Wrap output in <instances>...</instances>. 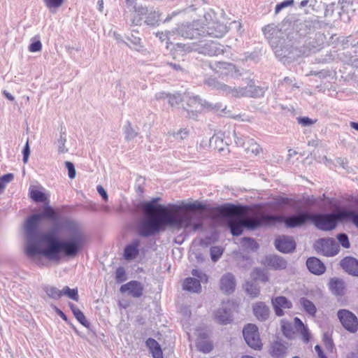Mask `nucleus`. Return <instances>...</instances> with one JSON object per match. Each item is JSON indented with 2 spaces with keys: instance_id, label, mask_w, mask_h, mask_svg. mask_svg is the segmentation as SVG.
<instances>
[{
  "instance_id": "nucleus-14",
  "label": "nucleus",
  "mask_w": 358,
  "mask_h": 358,
  "mask_svg": "<svg viewBox=\"0 0 358 358\" xmlns=\"http://www.w3.org/2000/svg\"><path fill=\"white\" fill-rule=\"evenodd\" d=\"M144 287L143 284L136 280H131L120 287L121 293H127L134 298H139L143 295Z\"/></svg>"
},
{
  "instance_id": "nucleus-26",
  "label": "nucleus",
  "mask_w": 358,
  "mask_h": 358,
  "mask_svg": "<svg viewBox=\"0 0 358 358\" xmlns=\"http://www.w3.org/2000/svg\"><path fill=\"white\" fill-rule=\"evenodd\" d=\"M139 241L134 240L131 244L127 245L124 251V257L127 260L135 259L138 255Z\"/></svg>"
},
{
  "instance_id": "nucleus-56",
  "label": "nucleus",
  "mask_w": 358,
  "mask_h": 358,
  "mask_svg": "<svg viewBox=\"0 0 358 358\" xmlns=\"http://www.w3.org/2000/svg\"><path fill=\"white\" fill-rule=\"evenodd\" d=\"M65 166L68 169V175L71 179H73L76 177V169L73 164L71 162H66Z\"/></svg>"
},
{
  "instance_id": "nucleus-42",
  "label": "nucleus",
  "mask_w": 358,
  "mask_h": 358,
  "mask_svg": "<svg viewBox=\"0 0 358 358\" xmlns=\"http://www.w3.org/2000/svg\"><path fill=\"white\" fill-rule=\"evenodd\" d=\"M300 303L308 313H315L316 308L313 303L306 298L300 299Z\"/></svg>"
},
{
  "instance_id": "nucleus-20",
  "label": "nucleus",
  "mask_w": 358,
  "mask_h": 358,
  "mask_svg": "<svg viewBox=\"0 0 358 358\" xmlns=\"http://www.w3.org/2000/svg\"><path fill=\"white\" fill-rule=\"evenodd\" d=\"M236 279L234 275L231 273L224 274L220 281V287L221 290L227 294L231 293L236 287Z\"/></svg>"
},
{
  "instance_id": "nucleus-58",
  "label": "nucleus",
  "mask_w": 358,
  "mask_h": 358,
  "mask_svg": "<svg viewBox=\"0 0 358 358\" xmlns=\"http://www.w3.org/2000/svg\"><path fill=\"white\" fill-rule=\"evenodd\" d=\"M42 49V44L40 41H35L30 44L29 50L31 52H38Z\"/></svg>"
},
{
  "instance_id": "nucleus-57",
  "label": "nucleus",
  "mask_w": 358,
  "mask_h": 358,
  "mask_svg": "<svg viewBox=\"0 0 358 358\" xmlns=\"http://www.w3.org/2000/svg\"><path fill=\"white\" fill-rule=\"evenodd\" d=\"M189 136V131L187 129H180L178 132L173 134L176 139L183 140Z\"/></svg>"
},
{
  "instance_id": "nucleus-4",
  "label": "nucleus",
  "mask_w": 358,
  "mask_h": 358,
  "mask_svg": "<svg viewBox=\"0 0 358 358\" xmlns=\"http://www.w3.org/2000/svg\"><path fill=\"white\" fill-rule=\"evenodd\" d=\"M203 83L212 90H215L226 96L239 99L241 97H259L263 95L264 91L259 87H256L253 81L250 80L246 87H231L220 82L215 78L208 77Z\"/></svg>"
},
{
  "instance_id": "nucleus-17",
  "label": "nucleus",
  "mask_w": 358,
  "mask_h": 358,
  "mask_svg": "<svg viewBox=\"0 0 358 358\" xmlns=\"http://www.w3.org/2000/svg\"><path fill=\"white\" fill-rule=\"evenodd\" d=\"M288 350V343L282 340H276L271 343L268 352L273 358H283Z\"/></svg>"
},
{
  "instance_id": "nucleus-34",
  "label": "nucleus",
  "mask_w": 358,
  "mask_h": 358,
  "mask_svg": "<svg viewBox=\"0 0 358 358\" xmlns=\"http://www.w3.org/2000/svg\"><path fill=\"white\" fill-rule=\"evenodd\" d=\"M199 351L207 354L210 352L213 349V344L210 341H199L196 344Z\"/></svg>"
},
{
  "instance_id": "nucleus-55",
  "label": "nucleus",
  "mask_w": 358,
  "mask_h": 358,
  "mask_svg": "<svg viewBox=\"0 0 358 358\" xmlns=\"http://www.w3.org/2000/svg\"><path fill=\"white\" fill-rule=\"evenodd\" d=\"M302 336V340L305 343H308L311 339V334L308 327H305L299 331Z\"/></svg>"
},
{
  "instance_id": "nucleus-54",
  "label": "nucleus",
  "mask_w": 358,
  "mask_h": 358,
  "mask_svg": "<svg viewBox=\"0 0 358 358\" xmlns=\"http://www.w3.org/2000/svg\"><path fill=\"white\" fill-rule=\"evenodd\" d=\"M169 99V103L171 106H174L178 105L182 100V98L181 97L180 94H170L168 96Z\"/></svg>"
},
{
  "instance_id": "nucleus-29",
  "label": "nucleus",
  "mask_w": 358,
  "mask_h": 358,
  "mask_svg": "<svg viewBox=\"0 0 358 358\" xmlns=\"http://www.w3.org/2000/svg\"><path fill=\"white\" fill-rule=\"evenodd\" d=\"M300 30H304L306 33L314 31L321 27V22L317 19L309 18L301 24Z\"/></svg>"
},
{
  "instance_id": "nucleus-11",
  "label": "nucleus",
  "mask_w": 358,
  "mask_h": 358,
  "mask_svg": "<svg viewBox=\"0 0 358 358\" xmlns=\"http://www.w3.org/2000/svg\"><path fill=\"white\" fill-rule=\"evenodd\" d=\"M243 336L250 348L255 350H262V343L259 338L258 328L255 324H246L243 329Z\"/></svg>"
},
{
  "instance_id": "nucleus-2",
  "label": "nucleus",
  "mask_w": 358,
  "mask_h": 358,
  "mask_svg": "<svg viewBox=\"0 0 358 358\" xmlns=\"http://www.w3.org/2000/svg\"><path fill=\"white\" fill-rule=\"evenodd\" d=\"M160 197L152 198L150 201L143 204V210L145 218L138 227V234L143 237H148L164 231L166 227H173L177 229H191L196 231L203 227L200 220H194L189 213H179L180 210H203L206 206L199 201L192 203H184L181 205H171V209L168 206L157 204Z\"/></svg>"
},
{
  "instance_id": "nucleus-64",
  "label": "nucleus",
  "mask_w": 358,
  "mask_h": 358,
  "mask_svg": "<svg viewBox=\"0 0 358 358\" xmlns=\"http://www.w3.org/2000/svg\"><path fill=\"white\" fill-rule=\"evenodd\" d=\"M315 350L317 354L318 358H328L324 354L322 348L320 345L315 346Z\"/></svg>"
},
{
  "instance_id": "nucleus-28",
  "label": "nucleus",
  "mask_w": 358,
  "mask_h": 358,
  "mask_svg": "<svg viewBox=\"0 0 358 358\" xmlns=\"http://www.w3.org/2000/svg\"><path fill=\"white\" fill-rule=\"evenodd\" d=\"M132 12L134 13L133 19L131 20L132 24L141 25L143 20V17H146L148 10L147 8L138 5Z\"/></svg>"
},
{
  "instance_id": "nucleus-30",
  "label": "nucleus",
  "mask_w": 358,
  "mask_h": 358,
  "mask_svg": "<svg viewBox=\"0 0 358 358\" xmlns=\"http://www.w3.org/2000/svg\"><path fill=\"white\" fill-rule=\"evenodd\" d=\"M144 22L148 26H157L160 22V14L155 10L148 11Z\"/></svg>"
},
{
  "instance_id": "nucleus-47",
  "label": "nucleus",
  "mask_w": 358,
  "mask_h": 358,
  "mask_svg": "<svg viewBox=\"0 0 358 358\" xmlns=\"http://www.w3.org/2000/svg\"><path fill=\"white\" fill-rule=\"evenodd\" d=\"M115 280L117 282L120 283L127 280V275L123 267H118L115 271Z\"/></svg>"
},
{
  "instance_id": "nucleus-53",
  "label": "nucleus",
  "mask_w": 358,
  "mask_h": 358,
  "mask_svg": "<svg viewBox=\"0 0 358 358\" xmlns=\"http://www.w3.org/2000/svg\"><path fill=\"white\" fill-rule=\"evenodd\" d=\"M45 5L47 8L51 9V8H57L60 7L64 0H43Z\"/></svg>"
},
{
  "instance_id": "nucleus-43",
  "label": "nucleus",
  "mask_w": 358,
  "mask_h": 358,
  "mask_svg": "<svg viewBox=\"0 0 358 358\" xmlns=\"http://www.w3.org/2000/svg\"><path fill=\"white\" fill-rule=\"evenodd\" d=\"M268 307L264 302H257L253 306V313H268Z\"/></svg>"
},
{
  "instance_id": "nucleus-9",
  "label": "nucleus",
  "mask_w": 358,
  "mask_h": 358,
  "mask_svg": "<svg viewBox=\"0 0 358 358\" xmlns=\"http://www.w3.org/2000/svg\"><path fill=\"white\" fill-rule=\"evenodd\" d=\"M241 218L245 228L249 229H255L261 226L269 225L276 222V220H280L282 219L280 216L259 213H255L252 215H245V214H244Z\"/></svg>"
},
{
  "instance_id": "nucleus-49",
  "label": "nucleus",
  "mask_w": 358,
  "mask_h": 358,
  "mask_svg": "<svg viewBox=\"0 0 358 358\" xmlns=\"http://www.w3.org/2000/svg\"><path fill=\"white\" fill-rule=\"evenodd\" d=\"M66 139L64 134H61L59 138L57 140L58 152L59 153H66L68 152V149L65 146Z\"/></svg>"
},
{
  "instance_id": "nucleus-36",
  "label": "nucleus",
  "mask_w": 358,
  "mask_h": 358,
  "mask_svg": "<svg viewBox=\"0 0 358 358\" xmlns=\"http://www.w3.org/2000/svg\"><path fill=\"white\" fill-rule=\"evenodd\" d=\"M137 34V31H133L131 36L127 37V39L131 43L136 50L140 51L143 46L141 44V38L136 35Z\"/></svg>"
},
{
  "instance_id": "nucleus-50",
  "label": "nucleus",
  "mask_w": 358,
  "mask_h": 358,
  "mask_svg": "<svg viewBox=\"0 0 358 358\" xmlns=\"http://www.w3.org/2000/svg\"><path fill=\"white\" fill-rule=\"evenodd\" d=\"M294 0H285L280 3H278L275 8V14H278L282 9L292 6L294 5Z\"/></svg>"
},
{
  "instance_id": "nucleus-41",
  "label": "nucleus",
  "mask_w": 358,
  "mask_h": 358,
  "mask_svg": "<svg viewBox=\"0 0 358 358\" xmlns=\"http://www.w3.org/2000/svg\"><path fill=\"white\" fill-rule=\"evenodd\" d=\"M224 252L221 246H213L210 249V257L213 262H217Z\"/></svg>"
},
{
  "instance_id": "nucleus-48",
  "label": "nucleus",
  "mask_w": 358,
  "mask_h": 358,
  "mask_svg": "<svg viewBox=\"0 0 358 358\" xmlns=\"http://www.w3.org/2000/svg\"><path fill=\"white\" fill-rule=\"evenodd\" d=\"M322 340L327 350L331 352L334 348V343L329 334L328 333H324Z\"/></svg>"
},
{
  "instance_id": "nucleus-60",
  "label": "nucleus",
  "mask_w": 358,
  "mask_h": 358,
  "mask_svg": "<svg viewBox=\"0 0 358 358\" xmlns=\"http://www.w3.org/2000/svg\"><path fill=\"white\" fill-rule=\"evenodd\" d=\"M22 153H23V159H22L23 162L27 163L28 161L29 155H30V150H29V147L28 141H27L26 145L22 150Z\"/></svg>"
},
{
  "instance_id": "nucleus-62",
  "label": "nucleus",
  "mask_w": 358,
  "mask_h": 358,
  "mask_svg": "<svg viewBox=\"0 0 358 358\" xmlns=\"http://www.w3.org/2000/svg\"><path fill=\"white\" fill-rule=\"evenodd\" d=\"M14 178L13 173H7L2 177H0V180L3 182V185L6 187V184L10 182Z\"/></svg>"
},
{
  "instance_id": "nucleus-52",
  "label": "nucleus",
  "mask_w": 358,
  "mask_h": 358,
  "mask_svg": "<svg viewBox=\"0 0 358 358\" xmlns=\"http://www.w3.org/2000/svg\"><path fill=\"white\" fill-rule=\"evenodd\" d=\"M76 319L89 331H92L90 322L87 320L85 315H73Z\"/></svg>"
},
{
  "instance_id": "nucleus-40",
  "label": "nucleus",
  "mask_w": 358,
  "mask_h": 358,
  "mask_svg": "<svg viewBox=\"0 0 358 358\" xmlns=\"http://www.w3.org/2000/svg\"><path fill=\"white\" fill-rule=\"evenodd\" d=\"M29 194L30 197L36 202H45L47 201L45 194L38 189H31Z\"/></svg>"
},
{
  "instance_id": "nucleus-44",
  "label": "nucleus",
  "mask_w": 358,
  "mask_h": 358,
  "mask_svg": "<svg viewBox=\"0 0 358 358\" xmlns=\"http://www.w3.org/2000/svg\"><path fill=\"white\" fill-rule=\"evenodd\" d=\"M192 275L194 276V277H196L197 278L198 280L200 281V282H203V283H206L208 282V275L204 273L201 270H199V269H193L192 271Z\"/></svg>"
},
{
  "instance_id": "nucleus-22",
  "label": "nucleus",
  "mask_w": 358,
  "mask_h": 358,
  "mask_svg": "<svg viewBox=\"0 0 358 358\" xmlns=\"http://www.w3.org/2000/svg\"><path fill=\"white\" fill-rule=\"evenodd\" d=\"M306 266L309 271L315 275H321L326 271V266L317 257H309L306 261Z\"/></svg>"
},
{
  "instance_id": "nucleus-23",
  "label": "nucleus",
  "mask_w": 358,
  "mask_h": 358,
  "mask_svg": "<svg viewBox=\"0 0 358 358\" xmlns=\"http://www.w3.org/2000/svg\"><path fill=\"white\" fill-rule=\"evenodd\" d=\"M329 288L331 293L336 296H342L345 294L346 287L343 280L331 278L329 282Z\"/></svg>"
},
{
  "instance_id": "nucleus-27",
  "label": "nucleus",
  "mask_w": 358,
  "mask_h": 358,
  "mask_svg": "<svg viewBox=\"0 0 358 358\" xmlns=\"http://www.w3.org/2000/svg\"><path fill=\"white\" fill-rule=\"evenodd\" d=\"M183 289L189 292L199 293L201 290V285L199 280L194 278H187L183 282Z\"/></svg>"
},
{
  "instance_id": "nucleus-39",
  "label": "nucleus",
  "mask_w": 358,
  "mask_h": 358,
  "mask_svg": "<svg viewBox=\"0 0 358 358\" xmlns=\"http://www.w3.org/2000/svg\"><path fill=\"white\" fill-rule=\"evenodd\" d=\"M66 296L74 301L78 300V293L77 289H70L68 286H65L62 289V296Z\"/></svg>"
},
{
  "instance_id": "nucleus-12",
  "label": "nucleus",
  "mask_w": 358,
  "mask_h": 358,
  "mask_svg": "<svg viewBox=\"0 0 358 358\" xmlns=\"http://www.w3.org/2000/svg\"><path fill=\"white\" fill-rule=\"evenodd\" d=\"M192 49L199 53L210 57L217 56L224 52L223 46L221 44L211 41L205 43L200 41L198 44H194Z\"/></svg>"
},
{
  "instance_id": "nucleus-35",
  "label": "nucleus",
  "mask_w": 358,
  "mask_h": 358,
  "mask_svg": "<svg viewBox=\"0 0 358 358\" xmlns=\"http://www.w3.org/2000/svg\"><path fill=\"white\" fill-rule=\"evenodd\" d=\"M234 315H214L213 320L220 325L230 324L234 320Z\"/></svg>"
},
{
  "instance_id": "nucleus-8",
  "label": "nucleus",
  "mask_w": 358,
  "mask_h": 358,
  "mask_svg": "<svg viewBox=\"0 0 358 358\" xmlns=\"http://www.w3.org/2000/svg\"><path fill=\"white\" fill-rule=\"evenodd\" d=\"M182 101L186 103L183 109L187 112L188 117L192 119H195L203 108H211L210 103L201 99L199 96L190 93L185 94Z\"/></svg>"
},
{
  "instance_id": "nucleus-19",
  "label": "nucleus",
  "mask_w": 358,
  "mask_h": 358,
  "mask_svg": "<svg viewBox=\"0 0 358 358\" xmlns=\"http://www.w3.org/2000/svg\"><path fill=\"white\" fill-rule=\"evenodd\" d=\"M264 264L275 270H283L287 268V262L278 255H268L265 257Z\"/></svg>"
},
{
  "instance_id": "nucleus-24",
  "label": "nucleus",
  "mask_w": 358,
  "mask_h": 358,
  "mask_svg": "<svg viewBox=\"0 0 358 358\" xmlns=\"http://www.w3.org/2000/svg\"><path fill=\"white\" fill-rule=\"evenodd\" d=\"M145 345L148 348L153 358H164L161 345L155 339L148 338L145 341Z\"/></svg>"
},
{
  "instance_id": "nucleus-51",
  "label": "nucleus",
  "mask_w": 358,
  "mask_h": 358,
  "mask_svg": "<svg viewBox=\"0 0 358 358\" xmlns=\"http://www.w3.org/2000/svg\"><path fill=\"white\" fill-rule=\"evenodd\" d=\"M337 239L339 241L340 244L344 248H349L350 247L349 238L346 234L342 233V234H338Z\"/></svg>"
},
{
  "instance_id": "nucleus-15",
  "label": "nucleus",
  "mask_w": 358,
  "mask_h": 358,
  "mask_svg": "<svg viewBox=\"0 0 358 358\" xmlns=\"http://www.w3.org/2000/svg\"><path fill=\"white\" fill-rule=\"evenodd\" d=\"M209 67L215 73H220L222 76H234L238 73V70L232 63L218 62L212 65L209 64Z\"/></svg>"
},
{
  "instance_id": "nucleus-10",
  "label": "nucleus",
  "mask_w": 358,
  "mask_h": 358,
  "mask_svg": "<svg viewBox=\"0 0 358 358\" xmlns=\"http://www.w3.org/2000/svg\"><path fill=\"white\" fill-rule=\"evenodd\" d=\"M314 248L317 253L322 254L326 257H334L336 255L340 248L338 243L334 238H320L318 239L315 245Z\"/></svg>"
},
{
  "instance_id": "nucleus-6",
  "label": "nucleus",
  "mask_w": 358,
  "mask_h": 358,
  "mask_svg": "<svg viewBox=\"0 0 358 358\" xmlns=\"http://www.w3.org/2000/svg\"><path fill=\"white\" fill-rule=\"evenodd\" d=\"M265 37L268 41L278 57H286V51L281 48L282 41L284 40V33L282 31L281 24H269L262 28Z\"/></svg>"
},
{
  "instance_id": "nucleus-38",
  "label": "nucleus",
  "mask_w": 358,
  "mask_h": 358,
  "mask_svg": "<svg viewBox=\"0 0 358 358\" xmlns=\"http://www.w3.org/2000/svg\"><path fill=\"white\" fill-rule=\"evenodd\" d=\"M341 215L344 220H350L358 228V213L351 211L342 210Z\"/></svg>"
},
{
  "instance_id": "nucleus-37",
  "label": "nucleus",
  "mask_w": 358,
  "mask_h": 358,
  "mask_svg": "<svg viewBox=\"0 0 358 358\" xmlns=\"http://www.w3.org/2000/svg\"><path fill=\"white\" fill-rule=\"evenodd\" d=\"M47 295L52 299H57L62 296V290L55 287L46 285L43 288Z\"/></svg>"
},
{
  "instance_id": "nucleus-13",
  "label": "nucleus",
  "mask_w": 358,
  "mask_h": 358,
  "mask_svg": "<svg viewBox=\"0 0 358 358\" xmlns=\"http://www.w3.org/2000/svg\"><path fill=\"white\" fill-rule=\"evenodd\" d=\"M310 215L308 213L300 212L296 215L287 217H282L280 220H277L278 222L283 221L286 227L287 228H294L296 227H300L304 224L307 221L310 220Z\"/></svg>"
},
{
  "instance_id": "nucleus-1",
  "label": "nucleus",
  "mask_w": 358,
  "mask_h": 358,
  "mask_svg": "<svg viewBox=\"0 0 358 358\" xmlns=\"http://www.w3.org/2000/svg\"><path fill=\"white\" fill-rule=\"evenodd\" d=\"M57 213L49 206H44L43 212L29 217L25 222L26 245L24 252L29 258L42 255L50 260H59V253L69 257H76L87 243V237L81 225L75 220L63 222L64 240L56 238L52 232L41 233L39 227L44 219L55 220Z\"/></svg>"
},
{
  "instance_id": "nucleus-25",
  "label": "nucleus",
  "mask_w": 358,
  "mask_h": 358,
  "mask_svg": "<svg viewBox=\"0 0 358 358\" xmlns=\"http://www.w3.org/2000/svg\"><path fill=\"white\" fill-rule=\"evenodd\" d=\"M272 304L275 313H283L282 309H289L292 306V302L285 296H278L272 299Z\"/></svg>"
},
{
  "instance_id": "nucleus-16",
  "label": "nucleus",
  "mask_w": 358,
  "mask_h": 358,
  "mask_svg": "<svg viewBox=\"0 0 358 358\" xmlns=\"http://www.w3.org/2000/svg\"><path fill=\"white\" fill-rule=\"evenodd\" d=\"M278 250L283 253L292 252L296 248V243L292 236H281L275 241Z\"/></svg>"
},
{
  "instance_id": "nucleus-21",
  "label": "nucleus",
  "mask_w": 358,
  "mask_h": 358,
  "mask_svg": "<svg viewBox=\"0 0 358 358\" xmlns=\"http://www.w3.org/2000/svg\"><path fill=\"white\" fill-rule=\"evenodd\" d=\"M341 266L348 274L358 277V260L352 257H346L343 258L341 263Z\"/></svg>"
},
{
  "instance_id": "nucleus-59",
  "label": "nucleus",
  "mask_w": 358,
  "mask_h": 358,
  "mask_svg": "<svg viewBox=\"0 0 358 358\" xmlns=\"http://www.w3.org/2000/svg\"><path fill=\"white\" fill-rule=\"evenodd\" d=\"M234 136L235 138V143L237 145L243 147L245 148L246 144H247V139L249 138L248 137H245L244 138L241 137L236 136V134L235 131H234Z\"/></svg>"
},
{
  "instance_id": "nucleus-18",
  "label": "nucleus",
  "mask_w": 358,
  "mask_h": 358,
  "mask_svg": "<svg viewBox=\"0 0 358 358\" xmlns=\"http://www.w3.org/2000/svg\"><path fill=\"white\" fill-rule=\"evenodd\" d=\"M342 326L349 332L355 333L358 329L356 315H337Z\"/></svg>"
},
{
  "instance_id": "nucleus-3",
  "label": "nucleus",
  "mask_w": 358,
  "mask_h": 358,
  "mask_svg": "<svg viewBox=\"0 0 358 358\" xmlns=\"http://www.w3.org/2000/svg\"><path fill=\"white\" fill-rule=\"evenodd\" d=\"M229 31L226 24L220 22L214 10L206 11L203 18L182 24L177 29L178 34L185 38L194 39L206 36L222 38Z\"/></svg>"
},
{
  "instance_id": "nucleus-32",
  "label": "nucleus",
  "mask_w": 358,
  "mask_h": 358,
  "mask_svg": "<svg viewBox=\"0 0 358 358\" xmlns=\"http://www.w3.org/2000/svg\"><path fill=\"white\" fill-rule=\"evenodd\" d=\"M124 134L125 136V140L130 141L136 138L138 133L133 128L130 122L127 121L124 127Z\"/></svg>"
},
{
  "instance_id": "nucleus-31",
  "label": "nucleus",
  "mask_w": 358,
  "mask_h": 358,
  "mask_svg": "<svg viewBox=\"0 0 358 358\" xmlns=\"http://www.w3.org/2000/svg\"><path fill=\"white\" fill-rule=\"evenodd\" d=\"M224 144L222 134H215L209 140L210 146L219 151H222L224 149Z\"/></svg>"
},
{
  "instance_id": "nucleus-45",
  "label": "nucleus",
  "mask_w": 358,
  "mask_h": 358,
  "mask_svg": "<svg viewBox=\"0 0 358 358\" xmlns=\"http://www.w3.org/2000/svg\"><path fill=\"white\" fill-rule=\"evenodd\" d=\"M283 335L288 338H291L294 334L292 325L290 323H283L281 326Z\"/></svg>"
},
{
  "instance_id": "nucleus-46",
  "label": "nucleus",
  "mask_w": 358,
  "mask_h": 358,
  "mask_svg": "<svg viewBox=\"0 0 358 358\" xmlns=\"http://www.w3.org/2000/svg\"><path fill=\"white\" fill-rule=\"evenodd\" d=\"M245 286L248 294L251 295L252 297H255L259 294V290L253 283L248 282L245 283Z\"/></svg>"
},
{
  "instance_id": "nucleus-61",
  "label": "nucleus",
  "mask_w": 358,
  "mask_h": 358,
  "mask_svg": "<svg viewBox=\"0 0 358 358\" xmlns=\"http://www.w3.org/2000/svg\"><path fill=\"white\" fill-rule=\"evenodd\" d=\"M96 189H97L98 193L102 197V199L106 201H108V194H107L106 191L104 189V188L101 185H98L96 187Z\"/></svg>"
},
{
  "instance_id": "nucleus-33",
  "label": "nucleus",
  "mask_w": 358,
  "mask_h": 358,
  "mask_svg": "<svg viewBox=\"0 0 358 358\" xmlns=\"http://www.w3.org/2000/svg\"><path fill=\"white\" fill-rule=\"evenodd\" d=\"M245 150L255 154V155H259L262 151L260 145L252 138L247 139V144L245 147Z\"/></svg>"
},
{
  "instance_id": "nucleus-63",
  "label": "nucleus",
  "mask_w": 358,
  "mask_h": 358,
  "mask_svg": "<svg viewBox=\"0 0 358 358\" xmlns=\"http://www.w3.org/2000/svg\"><path fill=\"white\" fill-rule=\"evenodd\" d=\"M138 6L136 0H126V6L129 11H133Z\"/></svg>"
},
{
  "instance_id": "nucleus-5",
  "label": "nucleus",
  "mask_w": 358,
  "mask_h": 358,
  "mask_svg": "<svg viewBox=\"0 0 358 358\" xmlns=\"http://www.w3.org/2000/svg\"><path fill=\"white\" fill-rule=\"evenodd\" d=\"M216 212L220 216L227 218V225L233 236H238L242 234L245 226L241 217L246 214L247 207L227 204L218 206Z\"/></svg>"
},
{
  "instance_id": "nucleus-7",
  "label": "nucleus",
  "mask_w": 358,
  "mask_h": 358,
  "mask_svg": "<svg viewBox=\"0 0 358 358\" xmlns=\"http://www.w3.org/2000/svg\"><path fill=\"white\" fill-rule=\"evenodd\" d=\"M341 213L342 210L333 213L311 214L310 221L320 230L331 231L336 227L338 221L343 220Z\"/></svg>"
}]
</instances>
